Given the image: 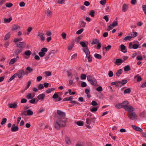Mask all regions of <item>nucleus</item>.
<instances>
[{"mask_svg": "<svg viewBox=\"0 0 146 146\" xmlns=\"http://www.w3.org/2000/svg\"><path fill=\"white\" fill-rule=\"evenodd\" d=\"M34 97L32 96L31 94L30 93L28 94L26 96V98L28 99H32Z\"/></svg>", "mask_w": 146, "mask_h": 146, "instance_id": "obj_39", "label": "nucleus"}, {"mask_svg": "<svg viewBox=\"0 0 146 146\" xmlns=\"http://www.w3.org/2000/svg\"><path fill=\"white\" fill-rule=\"evenodd\" d=\"M143 10L144 13L146 14V5H143L142 6Z\"/></svg>", "mask_w": 146, "mask_h": 146, "instance_id": "obj_57", "label": "nucleus"}, {"mask_svg": "<svg viewBox=\"0 0 146 146\" xmlns=\"http://www.w3.org/2000/svg\"><path fill=\"white\" fill-rule=\"evenodd\" d=\"M131 92V90L130 88H128L125 90L124 91V93L125 94H129Z\"/></svg>", "mask_w": 146, "mask_h": 146, "instance_id": "obj_35", "label": "nucleus"}, {"mask_svg": "<svg viewBox=\"0 0 146 146\" xmlns=\"http://www.w3.org/2000/svg\"><path fill=\"white\" fill-rule=\"evenodd\" d=\"M9 41H7L5 42L4 44L5 47L6 48H7L9 46Z\"/></svg>", "mask_w": 146, "mask_h": 146, "instance_id": "obj_62", "label": "nucleus"}, {"mask_svg": "<svg viewBox=\"0 0 146 146\" xmlns=\"http://www.w3.org/2000/svg\"><path fill=\"white\" fill-rule=\"evenodd\" d=\"M23 50L22 49H18L16 50L15 52V54L17 56H18L19 54Z\"/></svg>", "mask_w": 146, "mask_h": 146, "instance_id": "obj_24", "label": "nucleus"}, {"mask_svg": "<svg viewBox=\"0 0 146 146\" xmlns=\"http://www.w3.org/2000/svg\"><path fill=\"white\" fill-rule=\"evenodd\" d=\"M31 84V80H29V81L27 83V85L26 87V88H25V90H27L30 86Z\"/></svg>", "mask_w": 146, "mask_h": 146, "instance_id": "obj_56", "label": "nucleus"}, {"mask_svg": "<svg viewBox=\"0 0 146 146\" xmlns=\"http://www.w3.org/2000/svg\"><path fill=\"white\" fill-rule=\"evenodd\" d=\"M111 48V45H108L106 47H103V50H104V49H105L106 50V51H108L110 50Z\"/></svg>", "mask_w": 146, "mask_h": 146, "instance_id": "obj_30", "label": "nucleus"}, {"mask_svg": "<svg viewBox=\"0 0 146 146\" xmlns=\"http://www.w3.org/2000/svg\"><path fill=\"white\" fill-rule=\"evenodd\" d=\"M123 62V60L119 58L116 59L115 61L114 62V63L115 64L119 66Z\"/></svg>", "mask_w": 146, "mask_h": 146, "instance_id": "obj_11", "label": "nucleus"}, {"mask_svg": "<svg viewBox=\"0 0 146 146\" xmlns=\"http://www.w3.org/2000/svg\"><path fill=\"white\" fill-rule=\"evenodd\" d=\"M83 50L86 54V58L88 59V62H91L92 61V57L90 55V52L88 48L87 47L84 48Z\"/></svg>", "mask_w": 146, "mask_h": 146, "instance_id": "obj_2", "label": "nucleus"}, {"mask_svg": "<svg viewBox=\"0 0 146 146\" xmlns=\"http://www.w3.org/2000/svg\"><path fill=\"white\" fill-rule=\"evenodd\" d=\"M125 110L131 112L134 110V108L132 106H128Z\"/></svg>", "mask_w": 146, "mask_h": 146, "instance_id": "obj_17", "label": "nucleus"}, {"mask_svg": "<svg viewBox=\"0 0 146 146\" xmlns=\"http://www.w3.org/2000/svg\"><path fill=\"white\" fill-rule=\"evenodd\" d=\"M95 11L92 10L90 11V13H89V15H90L92 17H94V16Z\"/></svg>", "mask_w": 146, "mask_h": 146, "instance_id": "obj_44", "label": "nucleus"}, {"mask_svg": "<svg viewBox=\"0 0 146 146\" xmlns=\"http://www.w3.org/2000/svg\"><path fill=\"white\" fill-rule=\"evenodd\" d=\"M84 29H81L80 30H78L76 32V33L78 35H79L82 33Z\"/></svg>", "mask_w": 146, "mask_h": 146, "instance_id": "obj_54", "label": "nucleus"}, {"mask_svg": "<svg viewBox=\"0 0 146 146\" xmlns=\"http://www.w3.org/2000/svg\"><path fill=\"white\" fill-rule=\"evenodd\" d=\"M17 74H15L8 80V82H9L14 79L17 76Z\"/></svg>", "mask_w": 146, "mask_h": 146, "instance_id": "obj_41", "label": "nucleus"}, {"mask_svg": "<svg viewBox=\"0 0 146 146\" xmlns=\"http://www.w3.org/2000/svg\"><path fill=\"white\" fill-rule=\"evenodd\" d=\"M38 88L39 90H42L44 88L43 85L42 84H40L38 86Z\"/></svg>", "mask_w": 146, "mask_h": 146, "instance_id": "obj_51", "label": "nucleus"}, {"mask_svg": "<svg viewBox=\"0 0 146 146\" xmlns=\"http://www.w3.org/2000/svg\"><path fill=\"white\" fill-rule=\"evenodd\" d=\"M127 82V81L126 79L123 80L121 81H120L119 83V86L121 87L124 85L125 84H126Z\"/></svg>", "mask_w": 146, "mask_h": 146, "instance_id": "obj_21", "label": "nucleus"}, {"mask_svg": "<svg viewBox=\"0 0 146 146\" xmlns=\"http://www.w3.org/2000/svg\"><path fill=\"white\" fill-rule=\"evenodd\" d=\"M74 44L73 43L71 45L69 46L68 47V49L69 50H71L74 47Z\"/></svg>", "mask_w": 146, "mask_h": 146, "instance_id": "obj_58", "label": "nucleus"}, {"mask_svg": "<svg viewBox=\"0 0 146 146\" xmlns=\"http://www.w3.org/2000/svg\"><path fill=\"white\" fill-rule=\"evenodd\" d=\"M139 45L138 44H134L132 46V48L133 49H137L139 47Z\"/></svg>", "mask_w": 146, "mask_h": 146, "instance_id": "obj_64", "label": "nucleus"}, {"mask_svg": "<svg viewBox=\"0 0 146 146\" xmlns=\"http://www.w3.org/2000/svg\"><path fill=\"white\" fill-rule=\"evenodd\" d=\"M65 141L66 144L70 145L71 143V141L70 138L68 137H66L65 139Z\"/></svg>", "mask_w": 146, "mask_h": 146, "instance_id": "obj_29", "label": "nucleus"}, {"mask_svg": "<svg viewBox=\"0 0 146 146\" xmlns=\"http://www.w3.org/2000/svg\"><path fill=\"white\" fill-rule=\"evenodd\" d=\"M19 129V127L18 126H16L14 124L12 125L11 128V130L12 131L15 132L17 131Z\"/></svg>", "mask_w": 146, "mask_h": 146, "instance_id": "obj_15", "label": "nucleus"}, {"mask_svg": "<svg viewBox=\"0 0 146 146\" xmlns=\"http://www.w3.org/2000/svg\"><path fill=\"white\" fill-rule=\"evenodd\" d=\"M26 44V43L25 42H22L18 43L16 45L17 47L23 50V48L25 47Z\"/></svg>", "mask_w": 146, "mask_h": 146, "instance_id": "obj_7", "label": "nucleus"}, {"mask_svg": "<svg viewBox=\"0 0 146 146\" xmlns=\"http://www.w3.org/2000/svg\"><path fill=\"white\" fill-rule=\"evenodd\" d=\"M120 48L121 50V51L123 53H126L127 52V51L126 49L125 46L123 44H121L120 45Z\"/></svg>", "mask_w": 146, "mask_h": 146, "instance_id": "obj_20", "label": "nucleus"}, {"mask_svg": "<svg viewBox=\"0 0 146 146\" xmlns=\"http://www.w3.org/2000/svg\"><path fill=\"white\" fill-rule=\"evenodd\" d=\"M32 53L29 50H27L24 52V55L27 56L28 58H29Z\"/></svg>", "mask_w": 146, "mask_h": 146, "instance_id": "obj_22", "label": "nucleus"}, {"mask_svg": "<svg viewBox=\"0 0 146 146\" xmlns=\"http://www.w3.org/2000/svg\"><path fill=\"white\" fill-rule=\"evenodd\" d=\"M94 57L96 58L100 59L102 58V56L101 55L98 54L96 53L94 54Z\"/></svg>", "mask_w": 146, "mask_h": 146, "instance_id": "obj_40", "label": "nucleus"}, {"mask_svg": "<svg viewBox=\"0 0 146 146\" xmlns=\"http://www.w3.org/2000/svg\"><path fill=\"white\" fill-rule=\"evenodd\" d=\"M131 70L129 66L127 65L125 66L124 68V70L125 71H128Z\"/></svg>", "mask_w": 146, "mask_h": 146, "instance_id": "obj_36", "label": "nucleus"}, {"mask_svg": "<svg viewBox=\"0 0 146 146\" xmlns=\"http://www.w3.org/2000/svg\"><path fill=\"white\" fill-rule=\"evenodd\" d=\"M47 49L46 48H43L41 50V52L38 53L39 55L41 57H43L45 55V53L47 52Z\"/></svg>", "mask_w": 146, "mask_h": 146, "instance_id": "obj_6", "label": "nucleus"}, {"mask_svg": "<svg viewBox=\"0 0 146 146\" xmlns=\"http://www.w3.org/2000/svg\"><path fill=\"white\" fill-rule=\"evenodd\" d=\"M45 97V94H41L38 96L37 98L39 100L43 101L44 100Z\"/></svg>", "mask_w": 146, "mask_h": 146, "instance_id": "obj_16", "label": "nucleus"}, {"mask_svg": "<svg viewBox=\"0 0 146 146\" xmlns=\"http://www.w3.org/2000/svg\"><path fill=\"white\" fill-rule=\"evenodd\" d=\"M86 23L84 21H82L81 22V23L80 24V26L81 27H85Z\"/></svg>", "mask_w": 146, "mask_h": 146, "instance_id": "obj_46", "label": "nucleus"}, {"mask_svg": "<svg viewBox=\"0 0 146 146\" xmlns=\"http://www.w3.org/2000/svg\"><path fill=\"white\" fill-rule=\"evenodd\" d=\"M98 110V108L96 107H94L90 109V111L92 112L96 111Z\"/></svg>", "mask_w": 146, "mask_h": 146, "instance_id": "obj_63", "label": "nucleus"}, {"mask_svg": "<svg viewBox=\"0 0 146 146\" xmlns=\"http://www.w3.org/2000/svg\"><path fill=\"white\" fill-rule=\"evenodd\" d=\"M118 25V22L117 21H114L113 22L112 25V26H113L114 27L117 26Z\"/></svg>", "mask_w": 146, "mask_h": 146, "instance_id": "obj_49", "label": "nucleus"}, {"mask_svg": "<svg viewBox=\"0 0 146 146\" xmlns=\"http://www.w3.org/2000/svg\"><path fill=\"white\" fill-rule=\"evenodd\" d=\"M32 30V27H29L27 29V31L28 32L27 33V34L29 35V33Z\"/></svg>", "mask_w": 146, "mask_h": 146, "instance_id": "obj_45", "label": "nucleus"}, {"mask_svg": "<svg viewBox=\"0 0 146 146\" xmlns=\"http://www.w3.org/2000/svg\"><path fill=\"white\" fill-rule=\"evenodd\" d=\"M10 37V33H8L5 36L4 39L5 40H8Z\"/></svg>", "mask_w": 146, "mask_h": 146, "instance_id": "obj_37", "label": "nucleus"}, {"mask_svg": "<svg viewBox=\"0 0 146 146\" xmlns=\"http://www.w3.org/2000/svg\"><path fill=\"white\" fill-rule=\"evenodd\" d=\"M73 99L72 96H70L69 98H66L63 99V101H70L72 100Z\"/></svg>", "mask_w": 146, "mask_h": 146, "instance_id": "obj_34", "label": "nucleus"}, {"mask_svg": "<svg viewBox=\"0 0 146 146\" xmlns=\"http://www.w3.org/2000/svg\"><path fill=\"white\" fill-rule=\"evenodd\" d=\"M45 14L47 17H51L52 15V13L51 11L48 9L45 11Z\"/></svg>", "mask_w": 146, "mask_h": 146, "instance_id": "obj_10", "label": "nucleus"}, {"mask_svg": "<svg viewBox=\"0 0 146 146\" xmlns=\"http://www.w3.org/2000/svg\"><path fill=\"white\" fill-rule=\"evenodd\" d=\"M122 70L121 69L119 70L116 72V76H117L119 77L122 73Z\"/></svg>", "mask_w": 146, "mask_h": 146, "instance_id": "obj_26", "label": "nucleus"}, {"mask_svg": "<svg viewBox=\"0 0 146 146\" xmlns=\"http://www.w3.org/2000/svg\"><path fill=\"white\" fill-rule=\"evenodd\" d=\"M15 74H17V76H18L19 78H21L25 75V73L23 70H21L19 71L18 73H15Z\"/></svg>", "mask_w": 146, "mask_h": 146, "instance_id": "obj_8", "label": "nucleus"}, {"mask_svg": "<svg viewBox=\"0 0 146 146\" xmlns=\"http://www.w3.org/2000/svg\"><path fill=\"white\" fill-rule=\"evenodd\" d=\"M129 35H130L131 38H132L137 36V33L136 32H133L131 33Z\"/></svg>", "mask_w": 146, "mask_h": 146, "instance_id": "obj_25", "label": "nucleus"}, {"mask_svg": "<svg viewBox=\"0 0 146 146\" xmlns=\"http://www.w3.org/2000/svg\"><path fill=\"white\" fill-rule=\"evenodd\" d=\"M8 106L10 108L15 109L17 108L18 105L16 103H10L8 104Z\"/></svg>", "mask_w": 146, "mask_h": 146, "instance_id": "obj_12", "label": "nucleus"}, {"mask_svg": "<svg viewBox=\"0 0 146 146\" xmlns=\"http://www.w3.org/2000/svg\"><path fill=\"white\" fill-rule=\"evenodd\" d=\"M95 119L96 118L95 117L93 118H87L86 119V123L87 125H86V127L90 129L91 128V127L89 125L91 123V121H93L94 123H95V121L94 120V119Z\"/></svg>", "mask_w": 146, "mask_h": 146, "instance_id": "obj_5", "label": "nucleus"}, {"mask_svg": "<svg viewBox=\"0 0 146 146\" xmlns=\"http://www.w3.org/2000/svg\"><path fill=\"white\" fill-rule=\"evenodd\" d=\"M13 5L11 3H7L6 4V6L7 7H10L13 6Z\"/></svg>", "mask_w": 146, "mask_h": 146, "instance_id": "obj_60", "label": "nucleus"}, {"mask_svg": "<svg viewBox=\"0 0 146 146\" xmlns=\"http://www.w3.org/2000/svg\"><path fill=\"white\" fill-rule=\"evenodd\" d=\"M12 18L11 17H9L8 19L5 18L4 19V21L5 23H9L12 20Z\"/></svg>", "mask_w": 146, "mask_h": 146, "instance_id": "obj_32", "label": "nucleus"}, {"mask_svg": "<svg viewBox=\"0 0 146 146\" xmlns=\"http://www.w3.org/2000/svg\"><path fill=\"white\" fill-rule=\"evenodd\" d=\"M19 58V56H17L16 58H15L11 59L9 63V64L11 65L14 64L15 62L17 60V58Z\"/></svg>", "mask_w": 146, "mask_h": 146, "instance_id": "obj_14", "label": "nucleus"}, {"mask_svg": "<svg viewBox=\"0 0 146 146\" xmlns=\"http://www.w3.org/2000/svg\"><path fill=\"white\" fill-rule=\"evenodd\" d=\"M99 42L100 40L98 39H93L91 43V44L92 45L98 43Z\"/></svg>", "mask_w": 146, "mask_h": 146, "instance_id": "obj_23", "label": "nucleus"}, {"mask_svg": "<svg viewBox=\"0 0 146 146\" xmlns=\"http://www.w3.org/2000/svg\"><path fill=\"white\" fill-rule=\"evenodd\" d=\"M120 82V81H117L115 82H112L111 83V84L113 85H115L116 86H119V83Z\"/></svg>", "mask_w": 146, "mask_h": 146, "instance_id": "obj_27", "label": "nucleus"}, {"mask_svg": "<svg viewBox=\"0 0 146 146\" xmlns=\"http://www.w3.org/2000/svg\"><path fill=\"white\" fill-rule=\"evenodd\" d=\"M115 107L117 109H120L123 108L122 106L121 103L117 104L115 105Z\"/></svg>", "mask_w": 146, "mask_h": 146, "instance_id": "obj_42", "label": "nucleus"}, {"mask_svg": "<svg viewBox=\"0 0 146 146\" xmlns=\"http://www.w3.org/2000/svg\"><path fill=\"white\" fill-rule=\"evenodd\" d=\"M55 88H54L48 89L46 91V92L47 93H50L52 91L54 90Z\"/></svg>", "mask_w": 146, "mask_h": 146, "instance_id": "obj_31", "label": "nucleus"}, {"mask_svg": "<svg viewBox=\"0 0 146 146\" xmlns=\"http://www.w3.org/2000/svg\"><path fill=\"white\" fill-rule=\"evenodd\" d=\"M134 78L135 79H137V81L138 82H140L142 80L141 78L138 75L135 76Z\"/></svg>", "mask_w": 146, "mask_h": 146, "instance_id": "obj_38", "label": "nucleus"}, {"mask_svg": "<svg viewBox=\"0 0 146 146\" xmlns=\"http://www.w3.org/2000/svg\"><path fill=\"white\" fill-rule=\"evenodd\" d=\"M7 119L5 118H3L2 119V121L1 123V125H3L7 121Z\"/></svg>", "mask_w": 146, "mask_h": 146, "instance_id": "obj_48", "label": "nucleus"}, {"mask_svg": "<svg viewBox=\"0 0 146 146\" xmlns=\"http://www.w3.org/2000/svg\"><path fill=\"white\" fill-rule=\"evenodd\" d=\"M61 36L62 38L64 39H65L66 38V34L65 33H63L61 34Z\"/></svg>", "mask_w": 146, "mask_h": 146, "instance_id": "obj_55", "label": "nucleus"}, {"mask_svg": "<svg viewBox=\"0 0 146 146\" xmlns=\"http://www.w3.org/2000/svg\"><path fill=\"white\" fill-rule=\"evenodd\" d=\"M132 126L133 128L135 130L139 131L140 132H141L143 131V130L140 127H137L135 125H132Z\"/></svg>", "mask_w": 146, "mask_h": 146, "instance_id": "obj_19", "label": "nucleus"}, {"mask_svg": "<svg viewBox=\"0 0 146 146\" xmlns=\"http://www.w3.org/2000/svg\"><path fill=\"white\" fill-rule=\"evenodd\" d=\"M101 46V44L100 42H99L97 44V46L96 48L97 49L99 50L100 49Z\"/></svg>", "mask_w": 146, "mask_h": 146, "instance_id": "obj_59", "label": "nucleus"}, {"mask_svg": "<svg viewBox=\"0 0 146 146\" xmlns=\"http://www.w3.org/2000/svg\"><path fill=\"white\" fill-rule=\"evenodd\" d=\"M58 97V95L56 93H55L52 96V98L56 99Z\"/></svg>", "mask_w": 146, "mask_h": 146, "instance_id": "obj_61", "label": "nucleus"}, {"mask_svg": "<svg viewBox=\"0 0 146 146\" xmlns=\"http://www.w3.org/2000/svg\"><path fill=\"white\" fill-rule=\"evenodd\" d=\"M76 124L79 126L83 125V123L82 121H78L76 122Z\"/></svg>", "mask_w": 146, "mask_h": 146, "instance_id": "obj_52", "label": "nucleus"}, {"mask_svg": "<svg viewBox=\"0 0 146 146\" xmlns=\"http://www.w3.org/2000/svg\"><path fill=\"white\" fill-rule=\"evenodd\" d=\"M65 115L64 112L59 110H57V119L54 124V127L56 129H59L61 127L66 126L67 119L65 118Z\"/></svg>", "mask_w": 146, "mask_h": 146, "instance_id": "obj_1", "label": "nucleus"}, {"mask_svg": "<svg viewBox=\"0 0 146 146\" xmlns=\"http://www.w3.org/2000/svg\"><path fill=\"white\" fill-rule=\"evenodd\" d=\"M44 34L42 32H39L38 33V35L40 37V39L42 41H44L45 38L44 36Z\"/></svg>", "mask_w": 146, "mask_h": 146, "instance_id": "obj_9", "label": "nucleus"}, {"mask_svg": "<svg viewBox=\"0 0 146 146\" xmlns=\"http://www.w3.org/2000/svg\"><path fill=\"white\" fill-rule=\"evenodd\" d=\"M27 115H32L33 114V112L32 111L30 110H28L27 111Z\"/></svg>", "mask_w": 146, "mask_h": 146, "instance_id": "obj_43", "label": "nucleus"}, {"mask_svg": "<svg viewBox=\"0 0 146 146\" xmlns=\"http://www.w3.org/2000/svg\"><path fill=\"white\" fill-rule=\"evenodd\" d=\"M20 29V27L17 25H15L12 27L11 30L14 31Z\"/></svg>", "mask_w": 146, "mask_h": 146, "instance_id": "obj_18", "label": "nucleus"}, {"mask_svg": "<svg viewBox=\"0 0 146 146\" xmlns=\"http://www.w3.org/2000/svg\"><path fill=\"white\" fill-rule=\"evenodd\" d=\"M131 38V37L130 35V36H127L125 37L123 39L125 40H130Z\"/></svg>", "mask_w": 146, "mask_h": 146, "instance_id": "obj_47", "label": "nucleus"}, {"mask_svg": "<svg viewBox=\"0 0 146 146\" xmlns=\"http://www.w3.org/2000/svg\"><path fill=\"white\" fill-rule=\"evenodd\" d=\"M86 76L85 74H81L80 78L82 80H85L86 78Z\"/></svg>", "mask_w": 146, "mask_h": 146, "instance_id": "obj_50", "label": "nucleus"}, {"mask_svg": "<svg viewBox=\"0 0 146 146\" xmlns=\"http://www.w3.org/2000/svg\"><path fill=\"white\" fill-rule=\"evenodd\" d=\"M128 5L126 4H124L122 7V10L124 12H125L127 9Z\"/></svg>", "mask_w": 146, "mask_h": 146, "instance_id": "obj_28", "label": "nucleus"}, {"mask_svg": "<svg viewBox=\"0 0 146 146\" xmlns=\"http://www.w3.org/2000/svg\"><path fill=\"white\" fill-rule=\"evenodd\" d=\"M87 79L92 85L95 86L96 85L97 83L96 80L92 76H88Z\"/></svg>", "mask_w": 146, "mask_h": 146, "instance_id": "obj_3", "label": "nucleus"}, {"mask_svg": "<svg viewBox=\"0 0 146 146\" xmlns=\"http://www.w3.org/2000/svg\"><path fill=\"white\" fill-rule=\"evenodd\" d=\"M121 104L122 105L123 108L125 110L128 106L129 102L127 101H125L123 102Z\"/></svg>", "mask_w": 146, "mask_h": 146, "instance_id": "obj_13", "label": "nucleus"}, {"mask_svg": "<svg viewBox=\"0 0 146 146\" xmlns=\"http://www.w3.org/2000/svg\"><path fill=\"white\" fill-rule=\"evenodd\" d=\"M80 44L84 48L86 47L88 48V46L86 44V43L83 41H81L80 42Z\"/></svg>", "mask_w": 146, "mask_h": 146, "instance_id": "obj_33", "label": "nucleus"}, {"mask_svg": "<svg viewBox=\"0 0 146 146\" xmlns=\"http://www.w3.org/2000/svg\"><path fill=\"white\" fill-rule=\"evenodd\" d=\"M128 116L130 119L132 120H135L137 118V115L135 112H129L128 113Z\"/></svg>", "mask_w": 146, "mask_h": 146, "instance_id": "obj_4", "label": "nucleus"}, {"mask_svg": "<svg viewBox=\"0 0 146 146\" xmlns=\"http://www.w3.org/2000/svg\"><path fill=\"white\" fill-rule=\"evenodd\" d=\"M106 0H102L100 1V3L102 5H104L106 4Z\"/></svg>", "mask_w": 146, "mask_h": 146, "instance_id": "obj_53", "label": "nucleus"}]
</instances>
